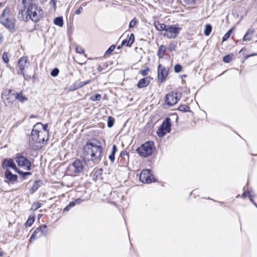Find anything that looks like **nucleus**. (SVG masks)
Returning a JSON list of instances; mask_svg holds the SVG:
<instances>
[{
  "label": "nucleus",
  "instance_id": "1",
  "mask_svg": "<svg viewBox=\"0 0 257 257\" xmlns=\"http://www.w3.org/2000/svg\"><path fill=\"white\" fill-rule=\"evenodd\" d=\"M103 148L101 143L95 139L88 140L83 147V155L92 161H99L102 158Z\"/></svg>",
  "mask_w": 257,
  "mask_h": 257
},
{
  "label": "nucleus",
  "instance_id": "2",
  "mask_svg": "<svg viewBox=\"0 0 257 257\" xmlns=\"http://www.w3.org/2000/svg\"><path fill=\"white\" fill-rule=\"evenodd\" d=\"M42 124L41 122L36 123L31 131V136L29 138V144L30 146L38 144H43L45 142H47L48 139L45 140V137L41 135V131L39 130V126Z\"/></svg>",
  "mask_w": 257,
  "mask_h": 257
},
{
  "label": "nucleus",
  "instance_id": "3",
  "mask_svg": "<svg viewBox=\"0 0 257 257\" xmlns=\"http://www.w3.org/2000/svg\"><path fill=\"white\" fill-rule=\"evenodd\" d=\"M154 149V142L149 141L138 148L136 151L140 155L148 157L152 154Z\"/></svg>",
  "mask_w": 257,
  "mask_h": 257
},
{
  "label": "nucleus",
  "instance_id": "4",
  "mask_svg": "<svg viewBox=\"0 0 257 257\" xmlns=\"http://www.w3.org/2000/svg\"><path fill=\"white\" fill-rule=\"evenodd\" d=\"M15 160L19 167H22L27 171L31 170V164L30 161L25 157L22 154H17Z\"/></svg>",
  "mask_w": 257,
  "mask_h": 257
},
{
  "label": "nucleus",
  "instance_id": "5",
  "mask_svg": "<svg viewBox=\"0 0 257 257\" xmlns=\"http://www.w3.org/2000/svg\"><path fill=\"white\" fill-rule=\"evenodd\" d=\"M181 29V28L176 25H168L166 31L163 36L169 39H175L180 33Z\"/></svg>",
  "mask_w": 257,
  "mask_h": 257
},
{
  "label": "nucleus",
  "instance_id": "6",
  "mask_svg": "<svg viewBox=\"0 0 257 257\" xmlns=\"http://www.w3.org/2000/svg\"><path fill=\"white\" fill-rule=\"evenodd\" d=\"M0 23L4 25L9 31L13 33L15 31L14 20L12 18H5V11H3L0 17Z\"/></svg>",
  "mask_w": 257,
  "mask_h": 257
},
{
  "label": "nucleus",
  "instance_id": "7",
  "mask_svg": "<svg viewBox=\"0 0 257 257\" xmlns=\"http://www.w3.org/2000/svg\"><path fill=\"white\" fill-rule=\"evenodd\" d=\"M140 180L144 183H150L154 179L151 171L149 169L143 170L140 174Z\"/></svg>",
  "mask_w": 257,
  "mask_h": 257
},
{
  "label": "nucleus",
  "instance_id": "8",
  "mask_svg": "<svg viewBox=\"0 0 257 257\" xmlns=\"http://www.w3.org/2000/svg\"><path fill=\"white\" fill-rule=\"evenodd\" d=\"M169 69L164 67H162L159 64L158 67V82L162 83L164 82L168 76Z\"/></svg>",
  "mask_w": 257,
  "mask_h": 257
},
{
  "label": "nucleus",
  "instance_id": "9",
  "mask_svg": "<svg viewBox=\"0 0 257 257\" xmlns=\"http://www.w3.org/2000/svg\"><path fill=\"white\" fill-rule=\"evenodd\" d=\"M86 162L84 160L77 159L72 164L71 167L73 168V172L75 173H79L83 171Z\"/></svg>",
  "mask_w": 257,
  "mask_h": 257
},
{
  "label": "nucleus",
  "instance_id": "10",
  "mask_svg": "<svg viewBox=\"0 0 257 257\" xmlns=\"http://www.w3.org/2000/svg\"><path fill=\"white\" fill-rule=\"evenodd\" d=\"M179 99L177 97V94L173 92L169 93L165 97V103L169 106H173L178 102Z\"/></svg>",
  "mask_w": 257,
  "mask_h": 257
},
{
  "label": "nucleus",
  "instance_id": "11",
  "mask_svg": "<svg viewBox=\"0 0 257 257\" xmlns=\"http://www.w3.org/2000/svg\"><path fill=\"white\" fill-rule=\"evenodd\" d=\"M29 62L27 57H22L19 59L18 65L19 69L18 70V73L20 75H23L25 77L24 70L26 64Z\"/></svg>",
  "mask_w": 257,
  "mask_h": 257
},
{
  "label": "nucleus",
  "instance_id": "12",
  "mask_svg": "<svg viewBox=\"0 0 257 257\" xmlns=\"http://www.w3.org/2000/svg\"><path fill=\"white\" fill-rule=\"evenodd\" d=\"M2 167L5 170L8 169V168H10L13 169L15 172L18 169L14 161L11 158L4 159L2 163Z\"/></svg>",
  "mask_w": 257,
  "mask_h": 257
},
{
  "label": "nucleus",
  "instance_id": "13",
  "mask_svg": "<svg viewBox=\"0 0 257 257\" xmlns=\"http://www.w3.org/2000/svg\"><path fill=\"white\" fill-rule=\"evenodd\" d=\"M5 178L9 180V182H16L18 180V176L13 174L12 172L9 169H7L5 172Z\"/></svg>",
  "mask_w": 257,
  "mask_h": 257
},
{
  "label": "nucleus",
  "instance_id": "14",
  "mask_svg": "<svg viewBox=\"0 0 257 257\" xmlns=\"http://www.w3.org/2000/svg\"><path fill=\"white\" fill-rule=\"evenodd\" d=\"M151 79V78L150 77H146L141 79L137 84L138 88H143L146 87L150 84Z\"/></svg>",
  "mask_w": 257,
  "mask_h": 257
},
{
  "label": "nucleus",
  "instance_id": "15",
  "mask_svg": "<svg viewBox=\"0 0 257 257\" xmlns=\"http://www.w3.org/2000/svg\"><path fill=\"white\" fill-rule=\"evenodd\" d=\"M171 118L166 117L160 125L167 132H170L171 131Z\"/></svg>",
  "mask_w": 257,
  "mask_h": 257
},
{
  "label": "nucleus",
  "instance_id": "16",
  "mask_svg": "<svg viewBox=\"0 0 257 257\" xmlns=\"http://www.w3.org/2000/svg\"><path fill=\"white\" fill-rule=\"evenodd\" d=\"M135 41V35L133 34H131L127 39L123 40L121 42V46L125 45L128 47H131L134 43Z\"/></svg>",
  "mask_w": 257,
  "mask_h": 257
},
{
  "label": "nucleus",
  "instance_id": "17",
  "mask_svg": "<svg viewBox=\"0 0 257 257\" xmlns=\"http://www.w3.org/2000/svg\"><path fill=\"white\" fill-rule=\"evenodd\" d=\"M15 98L21 103H24L28 99V98L23 94L22 91L15 94Z\"/></svg>",
  "mask_w": 257,
  "mask_h": 257
},
{
  "label": "nucleus",
  "instance_id": "18",
  "mask_svg": "<svg viewBox=\"0 0 257 257\" xmlns=\"http://www.w3.org/2000/svg\"><path fill=\"white\" fill-rule=\"evenodd\" d=\"M156 29L159 31H166L168 25L165 24H161L158 21H155L154 23Z\"/></svg>",
  "mask_w": 257,
  "mask_h": 257
},
{
  "label": "nucleus",
  "instance_id": "19",
  "mask_svg": "<svg viewBox=\"0 0 257 257\" xmlns=\"http://www.w3.org/2000/svg\"><path fill=\"white\" fill-rule=\"evenodd\" d=\"M40 229H41V228H37L33 233L32 234L30 238V242H32L36 238H38L42 236L41 233L40 231Z\"/></svg>",
  "mask_w": 257,
  "mask_h": 257
},
{
  "label": "nucleus",
  "instance_id": "20",
  "mask_svg": "<svg viewBox=\"0 0 257 257\" xmlns=\"http://www.w3.org/2000/svg\"><path fill=\"white\" fill-rule=\"evenodd\" d=\"M29 6L27 11V13L32 12H36L38 10V7L36 4L33 3V0H29Z\"/></svg>",
  "mask_w": 257,
  "mask_h": 257
},
{
  "label": "nucleus",
  "instance_id": "21",
  "mask_svg": "<svg viewBox=\"0 0 257 257\" xmlns=\"http://www.w3.org/2000/svg\"><path fill=\"white\" fill-rule=\"evenodd\" d=\"M41 183V180L36 181L32 186V187L30 189V193L31 194H33L40 187V184Z\"/></svg>",
  "mask_w": 257,
  "mask_h": 257
},
{
  "label": "nucleus",
  "instance_id": "22",
  "mask_svg": "<svg viewBox=\"0 0 257 257\" xmlns=\"http://www.w3.org/2000/svg\"><path fill=\"white\" fill-rule=\"evenodd\" d=\"M40 126H42L43 129L44 130L43 131H41V135H44V136H45V137L46 136L47 137V138L48 139L49 133V131L48 130V124L47 123H46L44 124L42 123V124H41L39 127L40 128Z\"/></svg>",
  "mask_w": 257,
  "mask_h": 257
},
{
  "label": "nucleus",
  "instance_id": "23",
  "mask_svg": "<svg viewBox=\"0 0 257 257\" xmlns=\"http://www.w3.org/2000/svg\"><path fill=\"white\" fill-rule=\"evenodd\" d=\"M82 87L83 85L81 84V82H75L72 85L70 86L69 89L70 91H74Z\"/></svg>",
  "mask_w": 257,
  "mask_h": 257
},
{
  "label": "nucleus",
  "instance_id": "24",
  "mask_svg": "<svg viewBox=\"0 0 257 257\" xmlns=\"http://www.w3.org/2000/svg\"><path fill=\"white\" fill-rule=\"evenodd\" d=\"M27 15L33 21L37 22L39 19L37 11L27 13Z\"/></svg>",
  "mask_w": 257,
  "mask_h": 257
},
{
  "label": "nucleus",
  "instance_id": "25",
  "mask_svg": "<svg viewBox=\"0 0 257 257\" xmlns=\"http://www.w3.org/2000/svg\"><path fill=\"white\" fill-rule=\"evenodd\" d=\"M35 219V217L34 215H30L29 216V218L27 221L25 223V226L26 227H30L33 224Z\"/></svg>",
  "mask_w": 257,
  "mask_h": 257
},
{
  "label": "nucleus",
  "instance_id": "26",
  "mask_svg": "<svg viewBox=\"0 0 257 257\" xmlns=\"http://www.w3.org/2000/svg\"><path fill=\"white\" fill-rule=\"evenodd\" d=\"M166 51V47L165 45H161L157 52V55L160 58L163 57L162 54H164Z\"/></svg>",
  "mask_w": 257,
  "mask_h": 257
},
{
  "label": "nucleus",
  "instance_id": "27",
  "mask_svg": "<svg viewBox=\"0 0 257 257\" xmlns=\"http://www.w3.org/2000/svg\"><path fill=\"white\" fill-rule=\"evenodd\" d=\"M16 172H17L20 175H21L22 176V177L24 179H26L27 178V176H30L32 175V173L30 172H23V171L19 170V169H18L16 170Z\"/></svg>",
  "mask_w": 257,
  "mask_h": 257
},
{
  "label": "nucleus",
  "instance_id": "28",
  "mask_svg": "<svg viewBox=\"0 0 257 257\" xmlns=\"http://www.w3.org/2000/svg\"><path fill=\"white\" fill-rule=\"evenodd\" d=\"M54 23L55 25L59 27H62L63 25V19L62 17H58L54 20Z\"/></svg>",
  "mask_w": 257,
  "mask_h": 257
},
{
  "label": "nucleus",
  "instance_id": "29",
  "mask_svg": "<svg viewBox=\"0 0 257 257\" xmlns=\"http://www.w3.org/2000/svg\"><path fill=\"white\" fill-rule=\"evenodd\" d=\"M167 133H169V132H166V131L160 126L157 132V134L160 138L164 137Z\"/></svg>",
  "mask_w": 257,
  "mask_h": 257
},
{
  "label": "nucleus",
  "instance_id": "30",
  "mask_svg": "<svg viewBox=\"0 0 257 257\" xmlns=\"http://www.w3.org/2000/svg\"><path fill=\"white\" fill-rule=\"evenodd\" d=\"M38 228H41V229H40V231L42 235L46 236L47 235L48 230L47 229V226L46 224H43L42 225H40Z\"/></svg>",
  "mask_w": 257,
  "mask_h": 257
},
{
  "label": "nucleus",
  "instance_id": "31",
  "mask_svg": "<svg viewBox=\"0 0 257 257\" xmlns=\"http://www.w3.org/2000/svg\"><path fill=\"white\" fill-rule=\"evenodd\" d=\"M178 109L182 112H189L190 111V107L185 104L180 105Z\"/></svg>",
  "mask_w": 257,
  "mask_h": 257
},
{
  "label": "nucleus",
  "instance_id": "32",
  "mask_svg": "<svg viewBox=\"0 0 257 257\" xmlns=\"http://www.w3.org/2000/svg\"><path fill=\"white\" fill-rule=\"evenodd\" d=\"M212 27L211 24H206L204 30V35L206 36H209L212 31Z\"/></svg>",
  "mask_w": 257,
  "mask_h": 257
},
{
  "label": "nucleus",
  "instance_id": "33",
  "mask_svg": "<svg viewBox=\"0 0 257 257\" xmlns=\"http://www.w3.org/2000/svg\"><path fill=\"white\" fill-rule=\"evenodd\" d=\"M200 0H184L185 3L191 7H195Z\"/></svg>",
  "mask_w": 257,
  "mask_h": 257
},
{
  "label": "nucleus",
  "instance_id": "34",
  "mask_svg": "<svg viewBox=\"0 0 257 257\" xmlns=\"http://www.w3.org/2000/svg\"><path fill=\"white\" fill-rule=\"evenodd\" d=\"M232 59V55L227 54L226 55H225L223 57V61L225 63H228L231 61Z\"/></svg>",
  "mask_w": 257,
  "mask_h": 257
},
{
  "label": "nucleus",
  "instance_id": "35",
  "mask_svg": "<svg viewBox=\"0 0 257 257\" xmlns=\"http://www.w3.org/2000/svg\"><path fill=\"white\" fill-rule=\"evenodd\" d=\"M75 204L74 201L70 202L68 205H67L63 209V212L68 211L71 208L75 206Z\"/></svg>",
  "mask_w": 257,
  "mask_h": 257
},
{
  "label": "nucleus",
  "instance_id": "36",
  "mask_svg": "<svg viewBox=\"0 0 257 257\" xmlns=\"http://www.w3.org/2000/svg\"><path fill=\"white\" fill-rule=\"evenodd\" d=\"M114 118L112 116H108V120H107V126L108 127H111L114 123Z\"/></svg>",
  "mask_w": 257,
  "mask_h": 257
},
{
  "label": "nucleus",
  "instance_id": "37",
  "mask_svg": "<svg viewBox=\"0 0 257 257\" xmlns=\"http://www.w3.org/2000/svg\"><path fill=\"white\" fill-rule=\"evenodd\" d=\"M232 30H233V28L230 29L224 35V36L223 37V38H222V41H225L229 39V38L230 37L231 34V33L232 32Z\"/></svg>",
  "mask_w": 257,
  "mask_h": 257
},
{
  "label": "nucleus",
  "instance_id": "38",
  "mask_svg": "<svg viewBox=\"0 0 257 257\" xmlns=\"http://www.w3.org/2000/svg\"><path fill=\"white\" fill-rule=\"evenodd\" d=\"M41 207V203L37 201L36 202H34L32 206V210H33L34 211L37 210L38 209L40 208Z\"/></svg>",
  "mask_w": 257,
  "mask_h": 257
},
{
  "label": "nucleus",
  "instance_id": "39",
  "mask_svg": "<svg viewBox=\"0 0 257 257\" xmlns=\"http://www.w3.org/2000/svg\"><path fill=\"white\" fill-rule=\"evenodd\" d=\"M101 95L97 93L93 96H91L90 97V99L93 101H99L101 99Z\"/></svg>",
  "mask_w": 257,
  "mask_h": 257
},
{
  "label": "nucleus",
  "instance_id": "40",
  "mask_svg": "<svg viewBox=\"0 0 257 257\" xmlns=\"http://www.w3.org/2000/svg\"><path fill=\"white\" fill-rule=\"evenodd\" d=\"M2 58L5 63H8L9 62V56L7 52H4L2 56Z\"/></svg>",
  "mask_w": 257,
  "mask_h": 257
},
{
  "label": "nucleus",
  "instance_id": "41",
  "mask_svg": "<svg viewBox=\"0 0 257 257\" xmlns=\"http://www.w3.org/2000/svg\"><path fill=\"white\" fill-rule=\"evenodd\" d=\"M102 171V169H98L97 170L93 175V177L95 178L96 179H98L101 177V172Z\"/></svg>",
  "mask_w": 257,
  "mask_h": 257
},
{
  "label": "nucleus",
  "instance_id": "42",
  "mask_svg": "<svg viewBox=\"0 0 257 257\" xmlns=\"http://www.w3.org/2000/svg\"><path fill=\"white\" fill-rule=\"evenodd\" d=\"M115 48V45H111L109 47V48L106 51V52L105 53V55H108L110 54L114 51Z\"/></svg>",
  "mask_w": 257,
  "mask_h": 257
},
{
  "label": "nucleus",
  "instance_id": "43",
  "mask_svg": "<svg viewBox=\"0 0 257 257\" xmlns=\"http://www.w3.org/2000/svg\"><path fill=\"white\" fill-rule=\"evenodd\" d=\"M59 69L57 68H55L51 71L50 74L53 77H56L59 74Z\"/></svg>",
  "mask_w": 257,
  "mask_h": 257
},
{
  "label": "nucleus",
  "instance_id": "44",
  "mask_svg": "<svg viewBox=\"0 0 257 257\" xmlns=\"http://www.w3.org/2000/svg\"><path fill=\"white\" fill-rule=\"evenodd\" d=\"M174 69L176 73H179L182 70V66L180 64H177L175 65Z\"/></svg>",
  "mask_w": 257,
  "mask_h": 257
},
{
  "label": "nucleus",
  "instance_id": "45",
  "mask_svg": "<svg viewBox=\"0 0 257 257\" xmlns=\"http://www.w3.org/2000/svg\"><path fill=\"white\" fill-rule=\"evenodd\" d=\"M177 45L174 43H171L169 44L168 49L170 52H172L173 51H175Z\"/></svg>",
  "mask_w": 257,
  "mask_h": 257
},
{
  "label": "nucleus",
  "instance_id": "46",
  "mask_svg": "<svg viewBox=\"0 0 257 257\" xmlns=\"http://www.w3.org/2000/svg\"><path fill=\"white\" fill-rule=\"evenodd\" d=\"M137 21L136 20V19L135 18H134L133 20H132V21L130 22V24H129V27L130 28H134L136 25L137 24Z\"/></svg>",
  "mask_w": 257,
  "mask_h": 257
},
{
  "label": "nucleus",
  "instance_id": "47",
  "mask_svg": "<svg viewBox=\"0 0 257 257\" xmlns=\"http://www.w3.org/2000/svg\"><path fill=\"white\" fill-rule=\"evenodd\" d=\"M76 52L79 54H83L84 53V49L81 46H77L76 49Z\"/></svg>",
  "mask_w": 257,
  "mask_h": 257
},
{
  "label": "nucleus",
  "instance_id": "48",
  "mask_svg": "<svg viewBox=\"0 0 257 257\" xmlns=\"http://www.w3.org/2000/svg\"><path fill=\"white\" fill-rule=\"evenodd\" d=\"M149 71V67H146L145 69H142L140 70V73L144 76H146L148 74V72Z\"/></svg>",
  "mask_w": 257,
  "mask_h": 257
},
{
  "label": "nucleus",
  "instance_id": "49",
  "mask_svg": "<svg viewBox=\"0 0 257 257\" xmlns=\"http://www.w3.org/2000/svg\"><path fill=\"white\" fill-rule=\"evenodd\" d=\"M249 32L248 31H247L245 34H244L243 37V41H250L251 39V38L248 37Z\"/></svg>",
  "mask_w": 257,
  "mask_h": 257
},
{
  "label": "nucleus",
  "instance_id": "50",
  "mask_svg": "<svg viewBox=\"0 0 257 257\" xmlns=\"http://www.w3.org/2000/svg\"><path fill=\"white\" fill-rule=\"evenodd\" d=\"M13 90L12 89H6L3 94L5 95H8L10 94H12Z\"/></svg>",
  "mask_w": 257,
  "mask_h": 257
},
{
  "label": "nucleus",
  "instance_id": "51",
  "mask_svg": "<svg viewBox=\"0 0 257 257\" xmlns=\"http://www.w3.org/2000/svg\"><path fill=\"white\" fill-rule=\"evenodd\" d=\"M83 201V199H82L81 198H77L74 200V202L75 204V205H79Z\"/></svg>",
  "mask_w": 257,
  "mask_h": 257
},
{
  "label": "nucleus",
  "instance_id": "52",
  "mask_svg": "<svg viewBox=\"0 0 257 257\" xmlns=\"http://www.w3.org/2000/svg\"><path fill=\"white\" fill-rule=\"evenodd\" d=\"M254 197V195H252L251 194H248V197L249 198L250 201L255 205L256 203L254 202L253 200V197Z\"/></svg>",
  "mask_w": 257,
  "mask_h": 257
},
{
  "label": "nucleus",
  "instance_id": "53",
  "mask_svg": "<svg viewBox=\"0 0 257 257\" xmlns=\"http://www.w3.org/2000/svg\"><path fill=\"white\" fill-rule=\"evenodd\" d=\"M116 151H117V147H116V146L115 145H114L112 146V151H111V154H113V155H115Z\"/></svg>",
  "mask_w": 257,
  "mask_h": 257
},
{
  "label": "nucleus",
  "instance_id": "54",
  "mask_svg": "<svg viewBox=\"0 0 257 257\" xmlns=\"http://www.w3.org/2000/svg\"><path fill=\"white\" fill-rule=\"evenodd\" d=\"M108 158H109V160L111 161V162L112 163H113L115 160V155L113 154H110L109 155Z\"/></svg>",
  "mask_w": 257,
  "mask_h": 257
},
{
  "label": "nucleus",
  "instance_id": "55",
  "mask_svg": "<svg viewBox=\"0 0 257 257\" xmlns=\"http://www.w3.org/2000/svg\"><path fill=\"white\" fill-rule=\"evenodd\" d=\"M82 10H83L82 7H80L75 11V14L76 15H79L81 14Z\"/></svg>",
  "mask_w": 257,
  "mask_h": 257
},
{
  "label": "nucleus",
  "instance_id": "56",
  "mask_svg": "<svg viewBox=\"0 0 257 257\" xmlns=\"http://www.w3.org/2000/svg\"><path fill=\"white\" fill-rule=\"evenodd\" d=\"M56 0H51L50 3L53 6V7L55 8L56 7Z\"/></svg>",
  "mask_w": 257,
  "mask_h": 257
},
{
  "label": "nucleus",
  "instance_id": "57",
  "mask_svg": "<svg viewBox=\"0 0 257 257\" xmlns=\"http://www.w3.org/2000/svg\"><path fill=\"white\" fill-rule=\"evenodd\" d=\"M90 82V80H86V81H84V82H81V84L83 85V86H84L85 85H87V84H89Z\"/></svg>",
  "mask_w": 257,
  "mask_h": 257
},
{
  "label": "nucleus",
  "instance_id": "58",
  "mask_svg": "<svg viewBox=\"0 0 257 257\" xmlns=\"http://www.w3.org/2000/svg\"><path fill=\"white\" fill-rule=\"evenodd\" d=\"M246 193H248V194H250V192L249 191H247V192L244 190V192H243V193L241 195V197L242 198H245L246 197Z\"/></svg>",
  "mask_w": 257,
  "mask_h": 257
},
{
  "label": "nucleus",
  "instance_id": "59",
  "mask_svg": "<svg viewBox=\"0 0 257 257\" xmlns=\"http://www.w3.org/2000/svg\"><path fill=\"white\" fill-rule=\"evenodd\" d=\"M128 153H127V152L126 151H122L121 152L120 154V156L122 157V156H124L125 155H128Z\"/></svg>",
  "mask_w": 257,
  "mask_h": 257
},
{
  "label": "nucleus",
  "instance_id": "60",
  "mask_svg": "<svg viewBox=\"0 0 257 257\" xmlns=\"http://www.w3.org/2000/svg\"><path fill=\"white\" fill-rule=\"evenodd\" d=\"M97 70L99 72H101L103 70V68L101 66H98Z\"/></svg>",
  "mask_w": 257,
  "mask_h": 257
},
{
  "label": "nucleus",
  "instance_id": "61",
  "mask_svg": "<svg viewBox=\"0 0 257 257\" xmlns=\"http://www.w3.org/2000/svg\"><path fill=\"white\" fill-rule=\"evenodd\" d=\"M37 116L35 115H34V114H32L30 116V118H35V117H37Z\"/></svg>",
  "mask_w": 257,
  "mask_h": 257
},
{
  "label": "nucleus",
  "instance_id": "62",
  "mask_svg": "<svg viewBox=\"0 0 257 257\" xmlns=\"http://www.w3.org/2000/svg\"><path fill=\"white\" fill-rule=\"evenodd\" d=\"M249 56H250V57H252V56H257V53H254L251 54H250Z\"/></svg>",
  "mask_w": 257,
  "mask_h": 257
},
{
  "label": "nucleus",
  "instance_id": "63",
  "mask_svg": "<svg viewBox=\"0 0 257 257\" xmlns=\"http://www.w3.org/2000/svg\"><path fill=\"white\" fill-rule=\"evenodd\" d=\"M249 57H250L249 55H246L244 56V59H248Z\"/></svg>",
  "mask_w": 257,
  "mask_h": 257
},
{
  "label": "nucleus",
  "instance_id": "64",
  "mask_svg": "<svg viewBox=\"0 0 257 257\" xmlns=\"http://www.w3.org/2000/svg\"><path fill=\"white\" fill-rule=\"evenodd\" d=\"M22 3H23V5L24 6V7H26L25 6V4L26 3V0H23L22 1Z\"/></svg>",
  "mask_w": 257,
  "mask_h": 257
}]
</instances>
